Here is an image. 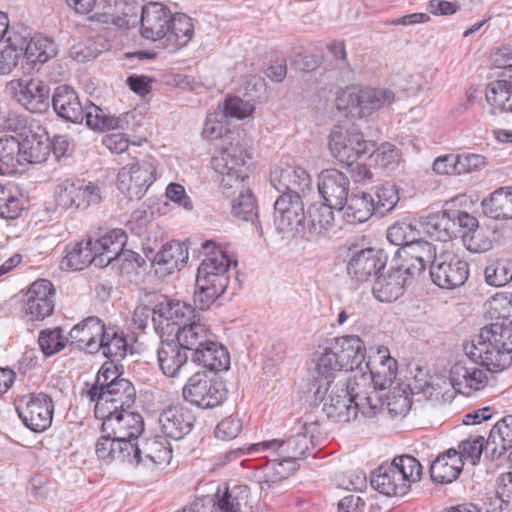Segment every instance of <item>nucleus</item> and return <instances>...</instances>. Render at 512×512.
I'll return each mask as SVG.
<instances>
[{
	"instance_id": "1",
	"label": "nucleus",
	"mask_w": 512,
	"mask_h": 512,
	"mask_svg": "<svg viewBox=\"0 0 512 512\" xmlns=\"http://www.w3.org/2000/svg\"><path fill=\"white\" fill-rule=\"evenodd\" d=\"M367 379L353 382L349 377L345 383L328 386L320 384L315 392V400L322 404V411L327 418L338 423H347L357 418L358 413L364 417H374L383 407L379 395L368 394Z\"/></svg>"
},
{
	"instance_id": "2",
	"label": "nucleus",
	"mask_w": 512,
	"mask_h": 512,
	"mask_svg": "<svg viewBox=\"0 0 512 512\" xmlns=\"http://www.w3.org/2000/svg\"><path fill=\"white\" fill-rule=\"evenodd\" d=\"M205 258L198 267L193 301L199 310H207L226 291L231 265L237 261L217 246L213 240L201 244Z\"/></svg>"
},
{
	"instance_id": "3",
	"label": "nucleus",
	"mask_w": 512,
	"mask_h": 512,
	"mask_svg": "<svg viewBox=\"0 0 512 512\" xmlns=\"http://www.w3.org/2000/svg\"><path fill=\"white\" fill-rule=\"evenodd\" d=\"M467 357L476 360L486 371H501L512 363V322H494L481 328L471 345L465 347Z\"/></svg>"
},
{
	"instance_id": "4",
	"label": "nucleus",
	"mask_w": 512,
	"mask_h": 512,
	"mask_svg": "<svg viewBox=\"0 0 512 512\" xmlns=\"http://www.w3.org/2000/svg\"><path fill=\"white\" fill-rule=\"evenodd\" d=\"M422 465L413 456L401 455L389 464H383L375 470L371 486L386 496L402 497L411 486L421 480Z\"/></svg>"
},
{
	"instance_id": "5",
	"label": "nucleus",
	"mask_w": 512,
	"mask_h": 512,
	"mask_svg": "<svg viewBox=\"0 0 512 512\" xmlns=\"http://www.w3.org/2000/svg\"><path fill=\"white\" fill-rule=\"evenodd\" d=\"M395 101V93L386 87L351 85L337 93L335 106L355 118H366Z\"/></svg>"
},
{
	"instance_id": "6",
	"label": "nucleus",
	"mask_w": 512,
	"mask_h": 512,
	"mask_svg": "<svg viewBox=\"0 0 512 512\" xmlns=\"http://www.w3.org/2000/svg\"><path fill=\"white\" fill-rule=\"evenodd\" d=\"M251 164L250 155L238 141L227 143L212 157L211 166L224 194L230 195V190L242 187Z\"/></svg>"
},
{
	"instance_id": "7",
	"label": "nucleus",
	"mask_w": 512,
	"mask_h": 512,
	"mask_svg": "<svg viewBox=\"0 0 512 512\" xmlns=\"http://www.w3.org/2000/svg\"><path fill=\"white\" fill-rule=\"evenodd\" d=\"M397 361L390 356L389 349L385 346H379L373 356H369L360 372H356L350 378L353 382H358L362 377L367 379L368 394L379 395L378 391L387 389L396 378Z\"/></svg>"
},
{
	"instance_id": "8",
	"label": "nucleus",
	"mask_w": 512,
	"mask_h": 512,
	"mask_svg": "<svg viewBox=\"0 0 512 512\" xmlns=\"http://www.w3.org/2000/svg\"><path fill=\"white\" fill-rule=\"evenodd\" d=\"M329 150L341 163L351 166L361 156L369 153L367 141L353 124H336L330 131Z\"/></svg>"
},
{
	"instance_id": "9",
	"label": "nucleus",
	"mask_w": 512,
	"mask_h": 512,
	"mask_svg": "<svg viewBox=\"0 0 512 512\" xmlns=\"http://www.w3.org/2000/svg\"><path fill=\"white\" fill-rule=\"evenodd\" d=\"M55 198L63 208L85 210L101 202L102 191L94 182L69 177L59 181L55 188Z\"/></svg>"
},
{
	"instance_id": "10",
	"label": "nucleus",
	"mask_w": 512,
	"mask_h": 512,
	"mask_svg": "<svg viewBox=\"0 0 512 512\" xmlns=\"http://www.w3.org/2000/svg\"><path fill=\"white\" fill-rule=\"evenodd\" d=\"M184 399L203 409L219 406L227 396L223 381L208 376L205 372H197L187 380L183 387Z\"/></svg>"
},
{
	"instance_id": "11",
	"label": "nucleus",
	"mask_w": 512,
	"mask_h": 512,
	"mask_svg": "<svg viewBox=\"0 0 512 512\" xmlns=\"http://www.w3.org/2000/svg\"><path fill=\"white\" fill-rule=\"evenodd\" d=\"M432 281L443 289H454L462 286L469 276V264L452 250L438 253L435 262L430 266Z\"/></svg>"
},
{
	"instance_id": "12",
	"label": "nucleus",
	"mask_w": 512,
	"mask_h": 512,
	"mask_svg": "<svg viewBox=\"0 0 512 512\" xmlns=\"http://www.w3.org/2000/svg\"><path fill=\"white\" fill-rule=\"evenodd\" d=\"M250 489L246 485L227 487L223 493L205 495L197 498L190 506L184 507L185 512H240L248 505Z\"/></svg>"
},
{
	"instance_id": "13",
	"label": "nucleus",
	"mask_w": 512,
	"mask_h": 512,
	"mask_svg": "<svg viewBox=\"0 0 512 512\" xmlns=\"http://www.w3.org/2000/svg\"><path fill=\"white\" fill-rule=\"evenodd\" d=\"M195 318V308L179 300H166L152 308L154 329L162 338L176 334L187 322Z\"/></svg>"
},
{
	"instance_id": "14",
	"label": "nucleus",
	"mask_w": 512,
	"mask_h": 512,
	"mask_svg": "<svg viewBox=\"0 0 512 512\" xmlns=\"http://www.w3.org/2000/svg\"><path fill=\"white\" fill-rule=\"evenodd\" d=\"M274 225L278 232L294 236L305 229V212L301 196L280 195L274 203Z\"/></svg>"
},
{
	"instance_id": "15",
	"label": "nucleus",
	"mask_w": 512,
	"mask_h": 512,
	"mask_svg": "<svg viewBox=\"0 0 512 512\" xmlns=\"http://www.w3.org/2000/svg\"><path fill=\"white\" fill-rule=\"evenodd\" d=\"M136 399V390L133 384L127 380H117L105 390L91 398L95 402L94 413L96 417H107V414L118 410L130 409Z\"/></svg>"
},
{
	"instance_id": "16",
	"label": "nucleus",
	"mask_w": 512,
	"mask_h": 512,
	"mask_svg": "<svg viewBox=\"0 0 512 512\" xmlns=\"http://www.w3.org/2000/svg\"><path fill=\"white\" fill-rule=\"evenodd\" d=\"M16 410L24 425L33 432H43L51 426L54 404L45 393L31 394L27 399H21Z\"/></svg>"
},
{
	"instance_id": "17",
	"label": "nucleus",
	"mask_w": 512,
	"mask_h": 512,
	"mask_svg": "<svg viewBox=\"0 0 512 512\" xmlns=\"http://www.w3.org/2000/svg\"><path fill=\"white\" fill-rule=\"evenodd\" d=\"M156 168L150 161L122 167L117 175L118 189L130 198L140 199L155 180Z\"/></svg>"
},
{
	"instance_id": "18",
	"label": "nucleus",
	"mask_w": 512,
	"mask_h": 512,
	"mask_svg": "<svg viewBox=\"0 0 512 512\" xmlns=\"http://www.w3.org/2000/svg\"><path fill=\"white\" fill-rule=\"evenodd\" d=\"M17 102L32 113H44L50 102V88L39 78L18 79L10 82Z\"/></svg>"
},
{
	"instance_id": "19",
	"label": "nucleus",
	"mask_w": 512,
	"mask_h": 512,
	"mask_svg": "<svg viewBox=\"0 0 512 512\" xmlns=\"http://www.w3.org/2000/svg\"><path fill=\"white\" fill-rule=\"evenodd\" d=\"M476 360L468 357L456 362L450 369L449 380L456 392L469 396L482 390L488 382L486 371Z\"/></svg>"
},
{
	"instance_id": "20",
	"label": "nucleus",
	"mask_w": 512,
	"mask_h": 512,
	"mask_svg": "<svg viewBox=\"0 0 512 512\" xmlns=\"http://www.w3.org/2000/svg\"><path fill=\"white\" fill-rule=\"evenodd\" d=\"M102 420V431L122 442H135L144 430L140 414L127 410H118L107 417H97Z\"/></svg>"
},
{
	"instance_id": "21",
	"label": "nucleus",
	"mask_w": 512,
	"mask_h": 512,
	"mask_svg": "<svg viewBox=\"0 0 512 512\" xmlns=\"http://www.w3.org/2000/svg\"><path fill=\"white\" fill-rule=\"evenodd\" d=\"M55 290L46 279L33 282L24 295L23 312L31 320H43L54 310Z\"/></svg>"
},
{
	"instance_id": "22",
	"label": "nucleus",
	"mask_w": 512,
	"mask_h": 512,
	"mask_svg": "<svg viewBox=\"0 0 512 512\" xmlns=\"http://www.w3.org/2000/svg\"><path fill=\"white\" fill-rule=\"evenodd\" d=\"M96 255V266L106 267L121 256L132 253L125 250L127 234L123 229L107 230L96 239H89Z\"/></svg>"
},
{
	"instance_id": "23",
	"label": "nucleus",
	"mask_w": 512,
	"mask_h": 512,
	"mask_svg": "<svg viewBox=\"0 0 512 512\" xmlns=\"http://www.w3.org/2000/svg\"><path fill=\"white\" fill-rule=\"evenodd\" d=\"M399 257L403 259L401 266L406 270L408 275L414 279L421 276L428 265H432L438 257L436 247L420 238L412 241L409 245L399 248L397 251Z\"/></svg>"
},
{
	"instance_id": "24",
	"label": "nucleus",
	"mask_w": 512,
	"mask_h": 512,
	"mask_svg": "<svg viewBox=\"0 0 512 512\" xmlns=\"http://www.w3.org/2000/svg\"><path fill=\"white\" fill-rule=\"evenodd\" d=\"M414 280L401 265L396 268L391 267L376 278L372 292L378 301L390 303L397 300Z\"/></svg>"
},
{
	"instance_id": "25",
	"label": "nucleus",
	"mask_w": 512,
	"mask_h": 512,
	"mask_svg": "<svg viewBox=\"0 0 512 512\" xmlns=\"http://www.w3.org/2000/svg\"><path fill=\"white\" fill-rule=\"evenodd\" d=\"M386 265L382 250L366 248L353 252L347 263V272L357 282L368 281Z\"/></svg>"
},
{
	"instance_id": "26",
	"label": "nucleus",
	"mask_w": 512,
	"mask_h": 512,
	"mask_svg": "<svg viewBox=\"0 0 512 512\" xmlns=\"http://www.w3.org/2000/svg\"><path fill=\"white\" fill-rule=\"evenodd\" d=\"M196 416L192 409L183 405H172L159 416V425L166 438L180 440L189 434Z\"/></svg>"
},
{
	"instance_id": "27",
	"label": "nucleus",
	"mask_w": 512,
	"mask_h": 512,
	"mask_svg": "<svg viewBox=\"0 0 512 512\" xmlns=\"http://www.w3.org/2000/svg\"><path fill=\"white\" fill-rule=\"evenodd\" d=\"M171 15L170 9L161 3L151 2L144 5L139 23L141 36L160 45Z\"/></svg>"
},
{
	"instance_id": "28",
	"label": "nucleus",
	"mask_w": 512,
	"mask_h": 512,
	"mask_svg": "<svg viewBox=\"0 0 512 512\" xmlns=\"http://www.w3.org/2000/svg\"><path fill=\"white\" fill-rule=\"evenodd\" d=\"M146 458L155 464L169 463L172 458V448L164 436L137 439L132 442L129 464L138 465Z\"/></svg>"
},
{
	"instance_id": "29",
	"label": "nucleus",
	"mask_w": 512,
	"mask_h": 512,
	"mask_svg": "<svg viewBox=\"0 0 512 512\" xmlns=\"http://www.w3.org/2000/svg\"><path fill=\"white\" fill-rule=\"evenodd\" d=\"M270 181L282 195L287 193L301 196L311 189V177L302 167L291 165L276 167L271 172Z\"/></svg>"
},
{
	"instance_id": "30",
	"label": "nucleus",
	"mask_w": 512,
	"mask_h": 512,
	"mask_svg": "<svg viewBox=\"0 0 512 512\" xmlns=\"http://www.w3.org/2000/svg\"><path fill=\"white\" fill-rule=\"evenodd\" d=\"M318 190L324 202L336 206L338 211H342L347 202L349 180L338 170H324L319 175Z\"/></svg>"
},
{
	"instance_id": "31",
	"label": "nucleus",
	"mask_w": 512,
	"mask_h": 512,
	"mask_svg": "<svg viewBox=\"0 0 512 512\" xmlns=\"http://www.w3.org/2000/svg\"><path fill=\"white\" fill-rule=\"evenodd\" d=\"M345 367V371L353 374L360 372L366 362V346L358 335H346L334 338L330 341Z\"/></svg>"
},
{
	"instance_id": "32",
	"label": "nucleus",
	"mask_w": 512,
	"mask_h": 512,
	"mask_svg": "<svg viewBox=\"0 0 512 512\" xmlns=\"http://www.w3.org/2000/svg\"><path fill=\"white\" fill-rule=\"evenodd\" d=\"M194 33L195 26L191 17L184 13H172L159 47L169 52H177L189 44Z\"/></svg>"
},
{
	"instance_id": "33",
	"label": "nucleus",
	"mask_w": 512,
	"mask_h": 512,
	"mask_svg": "<svg viewBox=\"0 0 512 512\" xmlns=\"http://www.w3.org/2000/svg\"><path fill=\"white\" fill-rule=\"evenodd\" d=\"M52 107L62 119L72 123H82L85 107L77 92L67 85L58 86L52 96Z\"/></svg>"
},
{
	"instance_id": "34",
	"label": "nucleus",
	"mask_w": 512,
	"mask_h": 512,
	"mask_svg": "<svg viewBox=\"0 0 512 512\" xmlns=\"http://www.w3.org/2000/svg\"><path fill=\"white\" fill-rule=\"evenodd\" d=\"M104 325L103 321L96 316L83 319L70 330V344L88 353H96V346Z\"/></svg>"
},
{
	"instance_id": "35",
	"label": "nucleus",
	"mask_w": 512,
	"mask_h": 512,
	"mask_svg": "<svg viewBox=\"0 0 512 512\" xmlns=\"http://www.w3.org/2000/svg\"><path fill=\"white\" fill-rule=\"evenodd\" d=\"M421 236L427 235L437 241L446 242L456 236V223L451 214L441 211L418 218Z\"/></svg>"
},
{
	"instance_id": "36",
	"label": "nucleus",
	"mask_w": 512,
	"mask_h": 512,
	"mask_svg": "<svg viewBox=\"0 0 512 512\" xmlns=\"http://www.w3.org/2000/svg\"><path fill=\"white\" fill-rule=\"evenodd\" d=\"M464 462L456 449H448L439 455L430 466V476L433 482L449 484L455 481L462 472Z\"/></svg>"
},
{
	"instance_id": "37",
	"label": "nucleus",
	"mask_w": 512,
	"mask_h": 512,
	"mask_svg": "<svg viewBox=\"0 0 512 512\" xmlns=\"http://www.w3.org/2000/svg\"><path fill=\"white\" fill-rule=\"evenodd\" d=\"M191 360L213 372L226 371L230 367V355L215 336L205 346L191 354Z\"/></svg>"
},
{
	"instance_id": "38",
	"label": "nucleus",
	"mask_w": 512,
	"mask_h": 512,
	"mask_svg": "<svg viewBox=\"0 0 512 512\" xmlns=\"http://www.w3.org/2000/svg\"><path fill=\"white\" fill-rule=\"evenodd\" d=\"M157 359L162 373L175 378L186 365L188 355L175 340H162L157 350Z\"/></svg>"
},
{
	"instance_id": "39",
	"label": "nucleus",
	"mask_w": 512,
	"mask_h": 512,
	"mask_svg": "<svg viewBox=\"0 0 512 512\" xmlns=\"http://www.w3.org/2000/svg\"><path fill=\"white\" fill-rule=\"evenodd\" d=\"M22 33V53L30 64L45 63L57 55V45L49 38L35 35L29 39V33L23 27L18 29Z\"/></svg>"
},
{
	"instance_id": "40",
	"label": "nucleus",
	"mask_w": 512,
	"mask_h": 512,
	"mask_svg": "<svg viewBox=\"0 0 512 512\" xmlns=\"http://www.w3.org/2000/svg\"><path fill=\"white\" fill-rule=\"evenodd\" d=\"M175 337L176 342L186 352L191 351L192 354L205 346L214 337V334L205 324L196 321L194 318L181 328H178Z\"/></svg>"
},
{
	"instance_id": "41",
	"label": "nucleus",
	"mask_w": 512,
	"mask_h": 512,
	"mask_svg": "<svg viewBox=\"0 0 512 512\" xmlns=\"http://www.w3.org/2000/svg\"><path fill=\"white\" fill-rule=\"evenodd\" d=\"M128 343L124 332L117 326L104 325L96 352L101 353L110 359L120 360L126 356Z\"/></svg>"
},
{
	"instance_id": "42",
	"label": "nucleus",
	"mask_w": 512,
	"mask_h": 512,
	"mask_svg": "<svg viewBox=\"0 0 512 512\" xmlns=\"http://www.w3.org/2000/svg\"><path fill=\"white\" fill-rule=\"evenodd\" d=\"M84 119L89 128L99 131L124 130L129 125L128 113L116 117L93 103L85 106Z\"/></svg>"
},
{
	"instance_id": "43",
	"label": "nucleus",
	"mask_w": 512,
	"mask_h": 512,
	"mask_svg": "<svg viewBox=\"0 0 512 512\" xmlns=\"http://www.w3.org/2000/svg\"><path fill=\"white\" fill-rule=\"evenodd\" d=\"M111 11L105 13V22L124 29L136 27L140 23L143 6L134 0H115Z\"/></svg>"
},
{
	"instance_id": "44",
	"label": "nucleus",
	"mask_w": 512,
	"mask_h": 512,
	"mask_svg": "<svg viewBox=\"0 0 512 512\" xmlns=\"http://www.w3.org/2000/svg\"><path fill=\"white\" fill-rule=\"evenodd\" d=\"M512 447V415H507L497 421L490 430L486 440V451L492 458L500 457Z\"/></svg>"
},
{
	"instance_id": "45",
	"label": "nucleus",
	"mask_w": 512,
	"mask_h": 512,
	"mask_svg": "<svg viewBox=\"0 0 512 512\" xmlns=\"http://www.w3.org/2000/svg\"><path fill=\"white\" fill-rule=\"evenodd\" d=\"M375 211L373 197L366 192L352 194L344 205L343 217L349 224L366 222Z\"/></svg>"
},
{
	"instance_id": "46",
	"label": "nucleus",
	"mask_w": 512,
	"mask_h": 512,
	"mask_svg": "<svg viewBox=\"0 0 512 512\" xmlns=\"http://www.w3.org/2000/svg\"><path fill=\"white\" fill-rule=\"evenodd\" d=\"M22 33L16 28L9 33V36L0 44V75H9L18 66L19 59L23 56L21 45H23Z\"/></svg>"
},
{
	"instance_id": "47",
	"label": "nucleus",
	"mask_w": 512,
	"mask_h": 512,
	"mask_svg": "<svg viewBox=\"0 0 512 512\" xmlns=\"http://www.w3.org/2000/svg\"><path fill=\"white\" fill-rule=\"evenodd\" d=\"M484 213L494 219H512V187H500L482 200Z\"/></svg>"
},
{
	"instance_id": "48",
	"label": "nucleus",
	"mask_w": 512,
	"mask_h": 512,
	"mask_svg": "<svg viewBox=\"0 0 512 512\" xmlns=\"http://www.w3.org/2000/svg\"><path fill=\"white\" fill-rule=\"evenodd\" d=\"M188 260V249L184 243L171 241L164 244L154 256V263L164 267L166 273H173Z\"/></svg>"
},
{
	"instance_id": "49",
	"label": "nucleus",
	"mask_w": 512,
	"mask_h": 512,
	"mask_svg": "<svg viewBox=\"0 0 512 512\" xmlns=\"http://www.w3.org/2000/svg\"><path fill=\"white\" fill-rule=\"evenodd\" d=\"M130 451H132V442H122L108 434L99 438L95 447L98 458L107 463L111 461L129 463Z\"/></svg>"
},
{
	"instance_id": "50",
	"label": "nucleus",
	"mask_w": 512,
	"mask_h": 512,
	"mask_svg": "<svg viewBox=\"0 0 512 512\" xmlns=\"http://www.w3.org/2000/svg\"><path fill=\"white\" fill-rule=\"evenodd\" d=\"M90 240L78 242L66 248V254L60 262L62 270H82L89 264L96 266V255Z\"/></svg>"
},
{
	"instance_id": "51",
	"label": "nucleus",
	"mask_w": 512,
	"mask_h": 512,
	"mask_svg": "<svg viewBox=\"0 0 512 512\" xmlns=\"http://www.w3.org/2000/svg\"><path fill=\"white\" fill-rule=\"evenodd\" d=\"M20 145V166L42 163L46 161L50 155L51 143L49 140H41L35 134L30 137L25 136V138L20 141Z\"/></svg>"
},
{
	"instance_id": "52",
	"label": "nucleus",
	"mask_w": 512,
	"mask_h": 512,
	"mask_svg": "<svg viewBox=\"0 0 512 512\" xmlns=\"http://www.w3.org/2000/svg\"><path fill=\"white\" fill-rule=\"evenodd\" d=\"M231 194L228 197L238 193L236 198L232 199L231 202V213L232 215L243 221H252L257 218V206L256 200L250 189L246 188L244 183L239 189L230 190Z\"/></svg>"
},
{
	"instance_id": "53",
	"label": "nucleus",
	"mask_w": 512,
	"mask_h": 512,
	"mask_svg": "<svg viewBox=\"0 0 512 512\" xmlns=\"http://www.w3.org/2000/svg\"><path fill=\"white\" fill-rule=\"evenodd\" d=\"M20 140L15 136L0 137V175L17 172L20 166Z\"/></svg>"
},
{
	"instance_id": "54",
	"label": "nucleus",
	"mask_w": 512,
	"mask_h": 512,
	"mask_svg": "<svg viewBox=\"0 0 512 512\" xmlns=\"http://www.w3.org/2000/svg\"><path fill=\"white\" fill-rule=\"evenodd\" d=\"M421 237L418 219H403L393 223L387 229L388 241L400 248L406 247L412 241Z\"/></svg>"
},
{
	"instance_id": "55",
	"label": "nucleus",
	"mask_w": 512,
	"mask_h": 512,
	"mask_svg": "<svg viewBox=\"0 0 512 512\" xmlns=\"http://www.w3.org/2000/svg\"><path fill=\"white\" fill-rule=\"evenodd\" d=\"M310 446H312L311 436L308 435L305 428L304 432H299L287 440H278L277 456L297 463V460L305 455Z\"/></svg>"
},
{
	"instance_id": "56",
	"label": "nucleus",
	"mask_w": 512,
	"mask_h": 512,
	"mask_svg": "<svg viewBox=\"0 0 512 512\" xmlns=\"http://www.w3.org/2000/svg\"><path fill=\"white\" fill-rule=\"evenodd\" d=\"M21 192L15 185H0V217L5 219L17 218L22 209Z\"/></svg>"
},
{
	"instance_id": "57",
	"label": "nucleus",
	"mask_w": 512,
	"mask_h": 512,
	"mask_svg": "<svg viewBox=\"0 0 512 512\" xmlns=\"http://www.w3.org/2000/svg\"><path fill=\"white\" fill-rule=\"evenodd\" d=\"M316 369L318 374L326 380L324 386L332 385L336 374L345 371V367L330 342L317 360Z\"/></svg>"
},
{
	"instance_id": "58",
	"label": "nucleus",
	"mask_w": 512,
	"mask_h": 512,
	"mask_svg": "<svg viewBox=\"0 0 512 512\" xmlns=\"http://www.w3.org/2000/svg\"><path fill=\"white\" fill-rule=\"evenodd\" d=\"M334 210H337L336 206L326 202L312 205L309 208L311 229L317 233L331 230L335 225Z\"/></svg>"
},
{
	"instance_id": "59",
	"label": "nucleus",
	"mask_w": 512,
	"mask_h": 512,
	"mask_svg": "<svg viewBox=\"0 0 512 512\" xmlns=\"http://www.w3.org/2000/svg\"><path fill=\"white\" fill-rule=\"evenodd\" d=\"M38 343L45 356H52L65 348L68 338L64 336L60 327L42 330L38 337Z\"/></svg>"
},
{
	"instance_id": "60",
	"label": "nucleus",
	"mask_w": 512,
	"mask_h": 512,
	"mask_svg": "<svg viewBox=\"0 0 512 512\" xmlns=\"http://www.w3.org/2000/svg\"><path fill=\"white\" fill-rule=\"evenodd\" d=\"M484 274L487 284L502 287L512 281V262L504 259L497 260L485 268Z\"/></svg>"
},
{
	"instance_id": "61",
	"label": "nucleus",
	"mask_w": 512,
	"mask_h": 512,
	"mask_svg": "<svg viewBox=\"0 0 512 512\" xmlns=\"http://www.w3.org/2000/svg\"><path fill=\"white\" fill-rule=\"evenodd\" d=\"M122 379L123 378L118 375L117 368L113 361L104 363L96 375L95 383L87 391V396L91 399L108 386L112 385L115 381Z\"/></svg>"
},
{
	"instance_id": "62",
	"label": "nucleus",
	"mask_w": 512,
	"mask_h": 512,
	"mask_svg": "<svg viewBox=\"0 0 512 512\" xmlns=\"http://www.w3.org/2000/svg\"><path fill=\"white\" fill-rule=\"evenodd\" d=\"M224 117H232L238 120L249 117L255 107L249 102L238 96L228 97L221 106Z\"/></svg>"
},
{
	"instance_id": "63",
	"label": "nucleus",
	"mask_w": 512,
	"mask_h": 512,
	"mask_svg": "<svg viewBox=\"0 0 512 512\" xmlns=\"http://www.w3.org/2000/svg\"><path fill=\"white\" fill-rule=\"evenodd\" d=\"M412 402L405 390L394 389L387 397V410L392 417H403L411 409Z\"/></svg>"
},
{
	"instance_id": "64",
	"label": "nucleus",
	"mask_w": 512,
	"mask_h": 512,
	"mask_svg": "<svg viewBox=\"0 0 512 512\" xmlns=\"http://www.w3.org/2000/svg\"><path fill=\"white\" fill-rule=\"evenodd\" d=\"M375 210L381 214L391 211L399 201L398 189L394 184L386 183L377 192Z\"/></svg>"
}]
</instances>
